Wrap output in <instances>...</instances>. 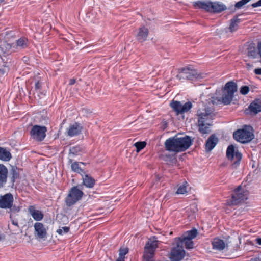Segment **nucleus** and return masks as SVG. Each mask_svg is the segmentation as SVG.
I'll return each instance as SVG.
<instances>
[{
    "mask_svg": "<svg viewBox=\"0 0 261 261\" xmlns=\"http://www.w3.org/2000/svg\"><path fill=\"white\" fill-rule=\"evenodd\" d=\"M222 104H228V82L225 84L224 88L217 90L214 96L206 99L203 108L197 111L199 130L201 134L210 133V126L212 125L215 116L214 106Z\"/></svg>",
    "mask_w": 261,
    "mask_h": 261,
    "instance_id": "obj_1",
    "label": "nucleus"
},
{
    "mask_svg": "<svg viewBox=\"0 0 261 261\" xmlns=\"http://www.w3.org/2000/svg\"><path fill=\"white\" fill-rule=\"evenodd\" d=\"M206 74L199 73L197 70L191 66H187L178 69L176 78L180 81L195 80L203 79Z\"/></svg>",
    "mask_w": 261,
    "mask_h": 261,
    "instance_id": "obj_2",
    "label": "nucleus"
},
{
    "mask_svg": "<svg viewBox=\"0 0 261 261\" xmlns=\"http://www.w3.org/2000/svg\"><path fill=\"white\" fill-rule=\"evenodd\" d=\"M233 137L237 141L246 144L254 139V135L252 127L244 125L242 128L236 130L233 134Z\"/></svg>",
    "mask_w": 261,
    "mask_h": 261,
    "instance_id": "obj_3",
    "label": "nucleus"
},
{
    "mask_svg": "<svg viewBox=\"0 0 261 261\" xmlns=\"http://www.w3.org/2000/svg\"><path fill=\"white\" fill-rule=\"evenodd\" d=\"M248 191L245 189L239 186L231 194V198L229 203L231 205H237L244 202L248 199Z\"/></svg>",
    "mask_w": 261,
    "mask_h": 261,
    "instance_id": "obj_4",
    "label": "nucleus"
},
{
    "mask_svg": "<svg viewBox=\"0 0 261 261\" xmlns=\"http://www.w3.org/2000/svg\"><path fill=\"white\" fill-rule=\"evenodd\" d=\"M84 193L77 186L71 188L65 199L66 205L68 207L72 206L81 199Z\"/></svg>",
    "mask_w": 261,
    "mask_h": 261,
    "instance_id": "obj_5",
    "label": "nucleus"
},
{
    "mask_svg": "<svg viewBox=\"0 0 261 261\" xmlns=\"http://www.w3.org/2000/svg\"><path fill=\"white\" fill-rule=\"evenodd\" d=\"M242 155L239 151L238 147L233 145H229V164L230 168L236 169L240 165Z\"/></svg>",
    "mask_w": 261,
    "mask_h": 261,
    "instance_id": "obj_6",
    "label": "nucleus"
},
{
    "mask_svg": "<svg viewBox=\"0 0 261 261\" xmlns=\"http://www.w3.org/2000/svg\"><path fill=\"white\" fill-rule=\"evenodd\" d=\"M46 132L47 128L45 126L35 125L32 127L30 134L33 139L36 141L41 142L46 137Z\"/></svg>",
    "mask_w": 261,
    "mask_h": 261,
    "instance_id": "obj_7",
    "label": "nucleus"
},
{
    "mask_svg": "<svg viewBox=\"0 0 261 261\" xmlns=\"http://www.w3.org/2000/svg\"><path fill=\"white\" fill-rule=\"evenodd\" d=\"M170 106L177 115L182 114L188 112L192 108L193 105L191 101H187L184 104L178 101H173L170 103Z\"/></svg>",
    "mask_w": 261,
    "mask_h": 261,
    "instance_id": "obj_8",
    "label": "nucleus"
},
{
    "mask_svg": "<svg viewBox=\"0 0 261 261\" xmlns=\"http://www.w3.org/2000/svg\"><path fill=\"white\" fill-rule=\"evenodd\" d=\"M176 140L180 152L187 150L192 144L193 142V140L191 138L187 135L182 137H178L176 136Z\"/></svg>",
    "mask_w": 261,
    "mask_h": 261,
    "instance_id": "obj_9",
    "label": "nucleus"
},
{
    "mask_svg": "<svg viewBox=\"0 0 261 261\" xmlns=\"http://www.w3.org/2000/svg\"><path fill=\"white\" fill-rule=\"evenodd\" d=\"M164 145L165 149L167 151L174 153L180 152L178 143H177L176 136L167 139Z\"/></svg>",
    "mask_w": 261,
    "mask_h": 261,
    "instance_id": "obj_10",
    "label": "nucleus"
},
{
    "mask_svg": "<svg viewBox=\"0 0 261 261\" xmlns=\"http://www.w3.org/2000/svg\"><path fill=\"white\" fill-rule=\"evenodd\" d=\"M13 196L10 193L0 196V207L10 208L13 205Z\"/></svg>",
    "mask_w": 261,
    "mask_h": 261,
    "instance_id": "obj_11",
    "label": "nucleus"
},
{
    "mask_svg": "<svg viewBox=\"0 0 261 261\" xmlns=\"http://www.w3.org/2000/svg\"><path fill=\"white\" fill-rule=\"evenodd\" d=\"M186 254L184 250H179L173 248L170 253V259L171 261H180L185 257Z\"/></svg>",
    "mask_w": 261,
    "mask_h": 261,
    "instance_id": "obj_12",
    "label": "nucleus"
},
{
    "mask_svg": "<svg viewBox=\"0 0 261 261\" xmlns=\"http://www.w3.org/2000/svg\"><path fill=\"white\" fill-rule=\"evenodd\" d=\"M225 9H226V6L225 5L219 2L210 1V12L220 13Z\"/></svg>",
    "mask_w": 261,
    "mask_h": 261,
    "instance_id": "obj_13",
    "label": "nucleus"
},
{
    "mask_svg": "<svg viewBox=\"0 0 261 261\" xmlns=\"http://www.w3.org/2000/svg\"><path fill=\"white\" fill-rule=\"evenodd\" d=\"M218 139L215 135H211L207 139L205 143V150L207 152L211 151L217 145Z\"/></svg>",
    "mask_w": 261,
    "mask_h": 261,
    "instance_id": "obj_14",
    "label": "nucleus"
},
{
    "mask_svg": "<svg viewBox=\"0 0 261 261\" xmlns=\"http://www.w3.org/2000/svg\"><path fill=\"white\" fill-rule=\"evenodd\" d=\"M34 228L38 238L43 239L46 237V230L42 223H35L34 224Z\"/></svg>",
    "mask_w": 261,
    "mask_h": 261,
    "instance_id": "obj_15",
    "label": "nucleus"
},
{
    "mask_svg": "<svg viewBox=\"0 0 261 261\" xmlns=\"http://www.w3.org/2000/svg\"><path fill=\"white\" fill-rule=\"evenodd\" d=\"M149 31L147 28L143 27L140 28L136 35L137 40L140 43H142L147 40Z\"/></svg>",
    "mask_w": 261,
    "mask_h": 261,
    "instance_id": "obj_16",
    "label": "nucleus"
},
{
    "mask_svg": "<svg viewBox=\"0 0 261 261\" xmlns=\"http://www.w3.org/2000/svg\"><path fill=\"white\" fill-rule=\"evenodd\" d=\"M82 128L80 124L75 122L73 125H71L67 129V134L70 137L78 135L81 132Z\"/></svg>",
    "mask_w": 261,
    "mask_h": 261,
    "instance_id": "obj_17",
    "label": "nucleus"
},
{
    "mask_svg": "<svg viewBox=\"0 0 261 261\" xmlns=\"http://www.w3.org/2000/svg\"><path fill=\"white\" fill-rule=\"evenodd\" d=\"M28 211L36 221H40L43 218V214L40 211L36 210L34 206H30L28 207Z\"/></svg>",
    "mask_w": 261,
    "mask_h": 261,
    "instance_id": "obj_18",
    "label": "nucleus"
},
{
    "mask_svg": "<svg viewBox=\"0 0 261 261\" xmlns=\"http://www.w3.org/2000/svg\"><path fill=\"white\" fill-rule=\"evenodd\" d=\"M157 247V241H151L147 243L144 247V253L149 254L150 256H153L154 251Z\"/></svg>",
    "mask_w": 261,
    "mask_h": 261,
    "instance_id": "obj_19",
    "label": "nucleus"
},
{
    "mask_svg": "<svg viewBox=\"0 0 261 261\" xmlns=\"http://www.w3.org/2000/svg\"><path fill=\"white\" fill-rule=\"evenodd\" d=\"M210 1H198L192 3V5L195 9H203L207 12H209L210 10Z\"/></svg>",
    "mask_w": 261,
    "mask_h": 261,
    "instance_id": "obj_20",
    "label": "nucleus"
},
{
    "mask_svg": "<svg viewBox=\"0 0 261 261\" xmlns=\"http://www.w3.org/2000/svg\"><path fill=\"white\" fill-rule=\"evenodd\" d=\"M68 162L69 163H71V168L72 171L80 174L82 175H83L82 173H85L84 170L80 166V164L85 165V163L74 162L72 163V160L71 159H69Z\"/></svg>",
    "mask_w": 261,
    "mask_h": 261,
    "instance_id": "obj_21",
    "label": "nucleus"
},
{
    "mask_svg": "<svg viewBox=\"0 0 261 261\" xmlns=\"http://www.w3.org/2000/svg\"><path fill=\"white\" fill-rule=\"evenodd\" d=\"M249 109L251 113L256 114L261 111V100L256 99L250 103Z\"/></svg>",
    "mask_w": 261,
    "mask_h": 261,
    "instance_id": "obj_22",
    "label": "nucleus"
},
{
    "mask_svg": "<svg viewBox=\"0 0 261 261\" xmlns=\"http://www.w3.org/2000/svg\"><path fill=\"white\" fill-rule=\"evenodd\" d=\"M83 184L86 187L92 188L95 184V179L88 174L82 175Z\"/></svg>",
    "mask_w": 261,
    "mask_h": 261,
    "instance_id": "obj_23",
    "label": "nucleus"
},
{
    "mask_svg": "<svg viewBox=\"0 0 261 261\" xmlns=\"http://www.w3.org/2000/svg\"><path fill=\"white\" fill-rule=\"evenodd\" d=\"M8 170L3 164H0V185L7 181Z\"/></svg>",
    "mask_w": 261,
    "mask_h": 261,
    "instance_id": "obj_24",
    "label": "nucleus"
},
{
    "mask_svg": "<svg viewBox=\"0 0 261 261\" xmlns=\"http://www.w3.org/2000/svg\"><path fill=\"white\" fill-rule=\"evenodd\" d=\"M213 247L218 250H222L224 249L225 244L224 241L220 239L215 238L212 242Z\"/></svg>",
    "mask_w": 261,
    "mask_h": 261,
    "instance_id": "obj_25",
    "label": "nucleus"
},
{
    "mask_svg": "<svg viewBox=\"0 0 261 261\" xmlns=\"http://www.w3.org/2000/svg\"><path fill=\"white\" fill-rule=\"evenodd\" d=\"M12 158L11 154L6 148L0 147V160L9 161Z\"/></svg>",
    "mask_w": 261,
    "mask_h": 261,
    "instance_id": "obj_26",
    "label": "nucleus"
},
{
    "mask_svg": "<svg viewBox=\"0 0 261 261\" xmlns=\"http://www.w3.org/2000/svg\"><path fill=\"white\" fill-rule=\"evenodd\" d=\"M83 150V148L80 146H75L70 147L69 149V155L71 157H74L77 155Z\"/></svg>",
    "mask_w": 261,
    "mask_h": 261,
    "instance_id": "obj_27",
    "label": "nucleus"
},
{
    "mask_svg": "<svg viewBox=\"0 0 261 261\" xmlns=\"http://www.w3.org/2000/svg\"><path fill=\"white\" fill-rule=\"evenodd\" d=\"M237 91V84L232 81H229V104L232 100L234 93Z\"/></svg>",
    "mask_w": 261,
    "mask_h": 261,
    "instance_id": "obj_28",
    "label": "nucleus"
},
{
    "mask_svg": "<svg viewBox=\"0 0 261 261\" xmlns=\"http://www.w3.org/2000/svg\"><path fill=\"white\" fill-rule=\"evenodd\" d=\"M197 233V229L193 228L191 230L187 231L185 234L182 237L185 240H192L196 237Z\"/></svg>",
    "mask_w": 261,
    "mask_h": 261,
    "instance_id": "obj_29",
    "label": "nucleus"
},
{
    "mask_svg": "<svg viewBox=\"0 0 261 261\" xmlns=\"http://www.w3.org/2000/svg\"><path fill=\"white\" fill-rule=\"evenodd\" d=\"M174 248L179 250H184L183 246L184 245V237L177 238L175 239Z\"/></svg>",
    "mask_w": 261,
    "mask_h": 261,
    "instance_id": "obj_30",
    "label": "nucleus"
},
{
    "mask_svg": "<svg viewBox=\"0 0 261 261\" xmlns=\"http://www.w3.org/2000/svg\"><path fill=\"white\" fill-rule=\"evenodd\" d=\"M240 22V19L238 18L232 19L229 25V31L233 32L236 31L238 28V24Z\"/></svg>",
    "mask_w": 261,
    "mask_h": 261,
    "instance_id": "obj_31",
    "label": "nucleus"
},
{
    "mask_svg": "<svg viewBox=\"0 0 261 261\" xmlns=\"http://www.w3.org/2000/svg\"><path fill=\"white\" fill-rule=\"evenodd\" d=\"M28 39L24 37H21L16 42L17 46L24 48L27 47Z\"/></svg>",
    "mask_w": 261,
    "mask_h": 261,
    "instance_id": "obj_32",
    "label": "nucleus"
},
{
    "mask_svg": "<svg viewBox=\"0 0 261 261\" xmlns=\"http://www.w3.org/2000/svg\"><path fill=\"white\" fill-rule=\"evenodd\" d=\"M10 49L11 45L6 42L4 43L0 46V51L3 52L4 54L8 55Z\"/></svg>",
    "mask_w": 261,
    "mask_h": 261,
    "instance_id": "obj_33",
    "label": "nucleus"
},
{
    "mask_svg": "<svg viewBox=\"0 0 261 261\" xmlns=\"http://www.w3.org/2000/svg\"><path fill=\"white\" fill-rule=\"evenodd\" d=\"M128 252V248L127 247H121L119 250V258L125 259V255Z\"/></svg>",
    "mask_w": 261,
    "mask_h": 261,
    "instance_id": "obj_34",
    "label": "nucleus"
},
{
    "mask_svg": "<svg viewBox=\"0 0 261 261\" xmlns=\"http://www.w3.org/2000/svg\"><path fill=\"white\" fill-rule=\"evenodd\" d=\"M146 143L144 141L137 142L134 144V146L136 148V151L137 152H140L142 149H143L146 146Z\"/></svg>",
    "mask_w": 261,
    "mask_h": 261,
    "instance_id": "obj_35",
    "label": "nucleus"
},
{
    "mask_svg": "<svg viewBox=\"0 0 261 261\" xmlns=\"http://www.w3.org/2000/svg\"><path fill=\"white\" fill-rule=\"evenodd\" d=\"M187 182H186L184 184L181 185L178 187L176 192L177 194H184L187 192Z\"/></svg>",
    "mask_w": 261,
    "mask_h": 261,
    "instance_id": "obj_36",
    "label": "nucleus"
},
{
    "mask_svg": "<svg viewBox=\"0 0 261 261\" xmlns=\"http://www.w3.org/2000/svg\"><path fill=\"white\" fill-rule=\"evenodd\" d=\"M184 245L185 246V247L187 249H192L194 247V243L192 241V240H185L184 239Z\"/></svg>",
    "mask_w": 261,
    "mask_h": 261,
    "instance_id": "obj_37",
    "label": "nucleus"
},
{
    "mask_svg": "<svg viewBox=\"0 0 261 261\" xmlns=\"http://www.w3.org/2000/svg\"><path fill=\"white\" fill-rule=\"evenodd\" d=\"M69 227L67 226L62 227L61 228L58 229L57 232L60 234L62 235L63 233H66L69 231Z\"/></svg>",
    "mask_w": 261,
    "mask_h": 261,
    "instance_id": "obj_38",
    "label": "nucleus"
},
{
    "mask_svg": "<svg viewBox=\"0 0 261 261\" xmlns=\"http://www.w3.org/2000/svg\"><path fill=\"white\" fill-rule=\"evenodd\" d=\"M15 215H14L12 213L10 214V218L12 222V224L14 225V226L19 227L18 223V220L15 218Z\"/></svg>",
    "mask_w": 261,
    "mask_h": 261,
    "instance_id": "obj_39",
    "label": "nucleus"
},
{
    "mask_svg": "<svg viewBox=\"0 0 261 261\" xmlns=\"http://www.w3.org/2000/svg\"><path fill=\"white\" fill-rule=\"evenodd\" d=\"M249 87L247 86H242L240 89V93L243 95H246L249 92Z\"/></svg>",
    "mask_w": 261,
    "mask_h": 261,
    "instance_id": "obj_40",
    "label": "nucleus"
},
{
    "mask_svg": "<svg viewBox=\"0 0 261 261\" xmlns=\"http://www.w3.org/2000/svg\"><path fill=\"white\" fill-rule=\"evenodd\" d=\"M256 49L254 47L249 48L248 50V56H251L254 58L256 56Z\"/></svg>",
    "mask_w": 261,
    "mask_h": 261,
    "instance_id": "obj_41",
    "label": "nucleus"
},
{
    "mask_svg": "<svg viewBox=\"0 0 261 261\" xmlns=\"http://www.w3.org/2000/svg\"><path fill=\"white\" fill-rule=\"evenodd\" d=\"M153 256H150L149 254L144 253V261H153Z\"/></svg>",
    "mask_w": 261,
    "mask_h": 261,
    "instance_id": "obj_42",
    "label": "nucleus"
},
{
    "mask_svg": "<svg viewBox=\"0 0 261 261\" xmlns=\"http://www.w3.org/2000/svg\"><path fill=\"white\" fill-rule=\"evenodd\" d=\"M82 113L84 114V115H86V116H88L89 114H90L91 112L89 111L88 109H83L81 111Z\"/></svg>",
    "mask_w": 261,
    "mask_h": 261,
    "instance_id": "obj_43",
    "label": "nucleus"
},
{
    "mask_svg": "<svg viewBox=\"0 0 261 261\" xmlns=\"http://www.w3.org/2000/svg\"><path fill=\"white\" fill-rule=\"evenodd\" d=\"M11 210L12 212H18L19 211H20V208L19 206H12V207L11 208Z\"/></svg>",
    "mask_w": 261,
    "mask_h": 261,
    "instance_id": "obj_44",
    "label": "nucleus"
},
{
    "mask_svg": "<svg viewBox=\"0 0 261 261\" xmlns=\"http://www.w3.org/2000/svg\"><path fill=\"white\" fill-rule=\"evenodd\" d=\"M261 6V0H259L256 3H254L252 4V7L253 8Z\"/></svg>",
    "mask_w": 261,
    "mask_h": 261,
    "instance_id": "obj_45",
    "label": "nucleus"
},
{
    "mask_svg": "<svg viewBox=\"0 0 261 261\" xmlns=\"http://www.w3.org/2000/svg\"><path fill=\"white\" fill-rule=\"evenodd\" d=\"M41 87V83L39 81L36 82L35 87L36 89H40Z\"/></svg>",
    "mask_w": 261,
    "mask_h": 261,
    "instance_id": "obj_46",
    "label": "nucleus"
},
{
    "mask_svg": "<svg viewBox=\"0 0 261 261\" xmlns=\"http://www.w3.org/2000/svg\"><path fill=\"white\" fill-rule=\"evenodd\" d=\"M254 72L255 74L261 75V68H256Z\"/></svg>",
    "mask_w": 261,
    "mask_h": 261,
    "instance_id": "obj_47",
    "label": "nucleus"
},
{
    "mask_svg": "<svg viewBox=\"0 0 261 261\" xmlns=\"http://www.w3.org/2000/svg\"><path fill=\"white\" fill-rule=\"evenodd\" d=\"M18 176V175L17 174V173L15 172V171H13V176H12V178H13V181L14 182V179L16 178H17Z\"/></svg>",
    "mask_w": 261,
    "mask_h": 261,
    "instance_id": "obj_48",
    "label": "nucleus"
},
{
    "mask_svg": "<svg viewBox=\"0 0 261 261\" xmlns=\"http://www.w3.org/2000/svg\"><path fill=\"white\" fill-rule=\"evenodd\" d=\"M75 81H76L75 79H71L70 80L69 84L71 85H72L74 84V83H75Z\"/></svg>",
    "mask_w": 261,
    "mask_h": 261,
    "instance_id": "obj_49",
    "label": "nucleus"
},
{
    "mask_svg": "<svg viewBox=\"0 0 261 261\" xmlns=\"http://www.w3.org/2000/svg\"><path fill=\"white\" fill-rule=\"evenodd\" d=\"M177 161V160L176 159V158L174 156H173L171 158V162L172 163H175Z\"/></svg>",
    "mask_w": 261,
    "mask_h": 261,
    "instance_id": "obj_50",
    "label": "nucleus"
},
{
    "mask_svg": "<svg viewBox=\"0 0 261 261\" xmlns=\"http://www.w3.org/2000/svg\"><path fill=\"white\" fill-rule=\"evenodd\" d=\"M256 242L259 245H261V238H257L256 239Z\"/></svg>",
    "mask_w": 261,
    "mask_h": 261,
    "instance_id": "obj_51",
    "label": "nucleus"
},
{
    "mask_svg": "<svg viewBox=\"0 0 261 261\" xmlns=\"http://www.w3.org/2000/svg\"><path fill=\"white\" fill-rule=\"evenodd\" d=\"M226 156L227 158H228V147H227L226 150Z\"/></svg>",
    "mask_w": 261,
    "mask_h": 261,
    "instance_id": "obj_52",
    "label": "nucleus"
},
{
    "mask_svg": "<svg viewBox=\"0 0 261 261\" xmlns=\"http://www.w3.org/2000/svg\"><path fill=\"white\" fill-rule=\"evenodd\" d=\"M4 74V70L0 69V75H3Z\"/></svg>",
    "mask_w": 261,
    "mask_h": 261,
    "instance_id": "obj_53",
    "label": "nucleus"
},
{
    "mask_svg": "<svg viewBox=\"0 0 261 261\" xmlns=\"http://www.w3.org/2000/svg\"><path fill=\"white\" fill-rule=\"evenodd\" d=\"M116 261H124V259H123V258H118Z\"/></svg>",
    "mask_w": 261,
    "mask_h": 261,
    "instance_id": "obj_54",
    "label": "nucleus"
},
{
    "mask_svg": "<svg viewBox=\"0 0 261 261\" xmlns=\"http://www.w3.org/2000/svg\"><path fill=\"white\" fill-rule=\"evenodd\" d=\"M27 59H28V58L26 57H24L23 58V60L24 61V62H27Z\"/></svg>",
    "mask_w": 261,
    "mask_h": 261,
    "instance_id": "obj_55",
    "label": "nucleus"
}]
</instances>
